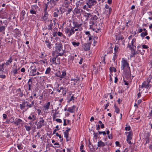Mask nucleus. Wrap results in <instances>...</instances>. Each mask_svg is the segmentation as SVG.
I'll list each match as a JSON object with an SVG mask.
<instances>
[{"instance_id": "obj_22", "label": "nucleus", "mask_w": 152, "mask_h": 152, "mask_svg": "<svg viewBox=\"0 0 152 152\" xmlns=\"http://www.w3.org/2000/svg\"><path fill=\"white\" fill-rule=\"evenodd\" d=\"M48 15H44L41 18L43 20L45 21H48L49 20Z\"/></svg>"}, {"instance_id": "obj_4", "label": "nucleus", "mask_w": 152, "mask_h": 152, "mask_svg": "<svg viewBox=\"0 0 152 152\" xmlns=\"http://www.w3.org/2000/svg\"><path fill=\"white\" fill-rule=\"evenodd\" d=\"M50 61L53 64L56 65H59L60 64V58L57 56L56 57H53L50 58Z\"/></svg>"}, {"instance_id": "obj_39", "label": "nucleus", "mask_w": 152, "mask_h": 152, "mask_svg": "<svg viewBox=\"0 0 152 152\" xmlns=\"http://www.w3.org/2000/svg\"><path fill=\"white\" fill-rule=\"evenodd\" d=\"M13 32L15 33L16 34H20V32L18 28H16L14 29L13 31Z\"/></svg>"}, {"instance_id": "obj_28", "label": "nucleus", "mask_w": 152, "mask_h": 152, "mask_svg": "<svg viewBox=\"0 0 152 152\" xmlns=\"http://www.w3.org/2000/svg\"><path fill=\"white\" fill-rule=\"evenodd\" d=\"M22 121V120L20 118H18L16 121L14 122V123L17 126L19 125Z\"/></svg>"}, {"instance_id": "obj_19", "label": "nucleus", "mask_w": 152, "mask_h": 152, "mask_svg": "<svg viewBox=\"0 0 152 152\" xmlns=\"http://www.w3.org/2000/svg\"><path fill=\"white\" fill-rule=\"evenodd\" d=\"M64 137L66 138V141L67 142L70 140L71 139V138L69 136V133L64 132Z\"/></svg>"}, {"instance_id": "obj_62", "label": "nucleus", "mask_w": 152, "mask_h": 152, "mask_svg": "<svg viewBox=\"0 0 152 152\" xmlns=\"http://www.w3.org/2000/svg\"><path fill=\"white\" fill-rule=\"evenodd\" d=\"M55 121L58 123L62 122L61 120L59 118H56L55 119Z\"/></svg>"}, {"instance_id": "obj_9", "label": "nucleus", "mask_w": 152, "mask_h": 152, "mask_svg": "<svg viewBox=\"0 0 152 152\" xmlns=\"http://www.w3.org/2000/svg\"><path fill=\"white\" fill-rule=\"evenodd\" d=\"M33 84L32 83H27V85H26L24 87H26V91L27 92L26 90H28L29 91H31L33 88Z\"/></svg>"}, {"instance_id": "obj_30", "label": "nucleus", "mask_w": 152, "mask_h": 152, "mask_svg": "<svg viewBox=\"0 0 152 152\" xmlns=\"http://www.w3.org/2000/svg\"><path fill=\"white\" fill-rule=\"evenodd\" d=\"M26 14L25 11L24 10H23L20 13V16H21V18L22 20H23L24 18V16Z\"/></svg>"}, {"instance_id": "obj_54", "label": "nucleus", "mask_w": 152, "mask_h": 152, "mask_svg": "<svg viewBox=\"0 0 152 152\" xmlns=\"http://www.w3.org/2000/svg\"><path fill=\"white\" fill-rule=\"evenodd\" d=\"M88 5L86 6V5H85L83 7V9L84 10H86L87 11H89V9L88 8Z\"/></svg>"}, {"instance_id": "obj_6", "label": "nucleus", "mask_w": 152, "mask_h": 152, "mask_svg": "<svg viewBox=\"0 0 152 152\" xmlns=\"http://www.w3.org/2000/svg\"><path fill=\"white\" fill-rule=\"evenodd\" d=\"M38 7L37 5H33L31 7L29 12L32 14L36 15L37 12Z\"/></svg>"}, {"instance_id": "obj_20", "label": "nucleus", "mask_w": 152, "mask_h": 152, "mask_svg": "<svg viewBox=\"0 0 152 152\" xmlns=\"http://www.w3.org/2000/svg\"><path fill=\"white\" fill-rule=\"evenodd\" d=\"M12 56H10L9 58L7 61V62L5 63V64L7 66L9 65L10 63H11L12 62Z\"/></svg>"}, {"instance_id": "obj_2", "label": "nucleus", "mask_w": 152, "mask_h": 152, "mask_svg": "<svg viewBox=\"0 0 152 152\" xmlns=\"http://www.w3.org/2000/svg\"><path fill=\"white\" fill-rule=\"evenodd\" d=\"M66 75V71L65 69L63 70L58 71L56 74V75L57 77L60 78V80L64 78Z\"/></svg>"}, {"instance_id": "obj_31", "label": "nucleus", "mask_w": 152, "mask_h": 152, "mask_svg": "<svg viewBox=\"0 0 152 152\" xmlns=\"http://www.w3.org/2000/svg\"><path fill=\"white\" fill-rule=\"evenodd\" d=\"M92 15L91 13H88L86 12L84 14V16L85 17H86V18H87L86 20H88V18H89L90 17H92Z\"/></svg>"}, {"instance_id": "obj_36", "label": "nucleus", "mask_w": 152, "mask_h": 152, "mask_svg": "<svg viewBox=\"0 0 152 152\" xmlns=\"http://www.w3.org/2000/svg\"><path fill=\"white\" fill-rule=\"evenodd\" d=\"M95 22L94 21H93V20L92 19V18H91L90 21H89V24H90V28H91L92 27V26L94 24Z\"/></svg>"}, {"instance_id": "obj_13", "label": "nucleus", "mask_w": 152, "mask_h": 152, "mask_svg": "<svg viewBox=\"0 0 152 152\" xmlns=\"http://www.w3.org/2000/svg\"><path fill=\"white\" fill-rule=\"evenodd\" d=\"M52 113H53L52 115L53 118V120H54L56 118V115L59 113V111H57V110L55 109V110H52Z\"/></svg>"}, {"instance_id": "obj_27", "label": "nucleus", "mask_w": 152, "mask_h": 152, "mask_svg": "<svg viewBox=\"0 0 152 152\" xmlns=\"http://www.w3.org/2000/svg\"><path fill=\"white\" fill-rule=\"evenodd\" d=\"M56 11V12H55L53 13V16L55 17H57L58 15H61V14L58 9H57Z\"/></svg>"}, {"instance_id": "obj_58", "label": "nucleus", "mask_w": 152, "mask_h": 152, "mask_svg": "<svg viewBox=\"0 0 152 152\" xmlns=\"http://www.w3.org/2000/svg\"><path fill=\"white\" fill-rule=\"evenodd\" d=\"M67 91V89L66 88L62 91V94L63 96H65L66 94Z\"/></svg>"}, {"instance_id": "obj_23", "label": "nucleus", "mask_w": 152, "mask_h": 152, "mask_svg": "<svg viewBox=\"0 0 152 152\" xmlns=\"http://www.w3.org/2000/svg\"><path fill=\"white\" fill-rule=\"evenodd\" d=\"M74 28L72 27L69 29V33L68 34L69 37H70L71 35L74 34L75 32L74 30Z\"/></svg>"}, {"instance_id": "obj_53", "label": "nucleus", "mask_w": 152, "mask_h": 152, "mask_svg": "<svg viewBox=\"0 0 152 152\" xmlns=\"http://www.w3.org/2000/svg\"><path fill=\"white\" fill-rule=\"evenodd\" d=\"M18 70L17 69V66H16L15 69L13 71V72L14 75H15L17 73Z\"/></svg>"}, {"instance_id": "obj_46", "label": "nucleus", "mask_w": 152, "mask_h": 152, "mask_svg": "<svg viewBox=\"0 0 152 152\" xmlns=\"http://www.w3.org/2000/svg\"><path fill=\"white\" fill-rule=\"evenodd\" d=\"M132 51V53H131L132 54L130 55V57L131 58L134 57L135 55L136 54V53H135L134 50H133L132 51Z\"/></svg>"}, {"instance_id": "obj_24", "label": "nucleus", "mask_w": 152, "mask_h": 152, "mask_svg": "<svg viewBox=\"0 0 152 152\" xmlns=\"http://www.w3.org/2000/svg\"><path fill=\"white\" fill-rule=\"evenodd\" d=\"M45 43L47 47L49 49L51 48V44L48 40L46 39L45 41Z\"/></svg>"}, {"instance_id": "obj_44", "label": "nucleus", "mask_w": 152, "mask_h": 152, "mask_svg": "<svg viewBox=\"0 0 152 152\" xmlns=\"http://www.w3.org/2000/svg\"><path fill=\"white\" fill-rule=\"evenodd\" d=\"M17 147L19 150H22L23 149V147L22 144H17Z\"/></svg>"}, {"instance_id": "obj_38", "label": "nucleus", "mask_w": 152, "mask_h": 152, "mask_svg": "<svg viewBox=\"0 0 152 152\" xmlns=\"http://www.w3.org/2000/svg\"><path fill=\"white\" fill-rule=\"evenodd\" d=\"M147 35V31H146L145 32L144 31L143 32H142L140 34V35L142 38L144 37Z\"/></svg>"}, {"instance_id": "obj_49", "label": "nucleus", "mask_w": 152, "mask_h": 152, "mask_svg": "<svg viewBox=\"0 0 152 152\" xmlns=\"http://www.w3.org/2000/svg\"><path fill=\"white\" fill-rule=\"evenodd\" d=\"M24 127L26 130L28 131H29L31 129V128L30 126H27V125H25Z\"/></svg>"}, {"instance_id": "obj_8", "label": "nucleus", "mask_w": 152, "mask_h": 152, "mask_svg": "<svg viewBox=\"0 0 152 152\" xmlns=\"http://www.w3.org/2000/svg\"><path fill=\"white\" fill-rule=\"evenodd\" d=\"M40 121L37 124V128L40 129L42 127L44 126L45 124V122L42 118L40 117Z\"/></svg>"}, {"instance_id": "obj_57", "label": "nucleus", "mask_w": 152, "mask_h": 152, "mask_svg": "<svg viewBox=\"0 0 152 152\" xmlns=\"http://www.w3.org/2000/svg\"><path fill=\"white\" fill-rule=\"evenodd\" d=\"M91 18H92V19L93 20L96 21L98 18L96 15H94V16L93 17H92Z\"/></svg>"}, {"instance_id": "obj_26", "label": "nucleus", "mask_w": 152, "mask_h": 152, "mask_svg": "<svg viewBox=\"0 0 152 152\" xmlns=\"http://www.w3.org/2000/svg\"><path fill=\"white\" fill-rule=\"evenodd\" d=\"M50 105V102H48L47 104H45L44 106V109L46 111H47L49 108V107Z\"/></svg>"}, {"instance_id": "obj_61", "label": "nucleus", "mask_w": 152, "mask_h": 152, "mask_svg": "<svg viewBox=\"0 0 152 152\" xmlns=\"http://www.w3.org/2000/svg\"><path fill=\"white\" fill-rule=\"evenodd\" d=\"M131 45H128V47L129 48H130V49H131V51H132L133 50H135V48H134V47H131Z\"/></svg>"}, {"instance_id": "obj_60", "label": "nucleus", "mask_w": 152, "mask_h": 152, "mask_svg": "<svg viewBox=\"0 0 152 152\" xmlns=\"http://www.w3.org/2000/svg\"><path fill=\"white\" fill-rule=\"evenodd\" d=\"M110 70L112 71H113L114 72H116V69L114 67H110Z\"/></svg>"}, {"instance_id": "obj_45", "label": "nucleus", "mask_w": 152, "mask_h": 152, "mask_svg": "<svg viewBox=\"0 0 152 152\" xmlns=\"http://www.w3.org/2000/svg\"><path fill=\"white\" fill-rule=\"evenodd\" d=\"M119 49L118 45H115L114 48L115 53H116L119 50Z\"/></svg>"}, {"instance_id": "obj_18", "label": "nucleus", "mask_w": 152, "mask_h": 152, "mask_svg": "<svg viewBox=\"0 0 152 152\" xmlns=\"http://www.w3.org/2000/svg\"><path fill=\"white\" fill-rule=\"evenodd\" d=\"M66 9H65V12L67 14H69L71 11H72V8L70 6H68L65 7Z\"/></svg>"}, {"instance_id": "obj_50", "label": "nucleus", "mask_w": 152, "mask_h": 152, "mask_svg": "<svg viewBox=\"0 0 152 152\" xmlns=\"http://www.w3.org/2000/svg\"><path fill=\"white\" fill-rule=\"evenodd\" d=\"M143 48H141L140 49H138V50L141 52L142 55H143L144 53L145 52V50L143 49Z\"/></svg>"}, {"instance_id": "obj_16", "label": "nucleus", "mask_w": 152, "mask_h": 152, "mask_svg": "<svg viewBox=\"0 0 152 152\" xmlns=\"http://www.w3.org/2000/svg\"><path fill=\"white\" fill-rule=\"evenodd\" d=\"M72 24L74 26L72 27L74 28H78L80 27L82 25V24H79L76 21H74L72 23Z\"/></svg>"}, {"instance_id": "obj_48", "label": "nucleus", "mask_w": 152, "mask_h": 152, "mask_svg": "<svg viewBox=\"0 0 152 152\" xmlns=\"http://www.w3.org/2000/svg\"><path fill=\"white\" fill-rule=\"evenodd\" d=\"M136 39L135 38H133L132 40V42H131V45L133 47H134H134L135 48L136 47V46H134V43H135V41H136Z\"/></svg>"}, {"instance_id": "obj_56", "label": "nucleus", "mask_w": 152, "mask_h": 152, "mask_svg": "<svg viewBox=\"0 0 152 152\" xmlns=\"http://www.w3.org/2000/svg\"><path fill=\"white\" fill-rule=\"evenodd\" d=\"M94 137L95 138V139H97L98 136V134L97 133L94 132Z\"/></svg>"}, {"instance_id": "obj_41", "label": "nucleus", "mask_w": 152, "mask_h": 152, "mask_svg": "<svg viewBox=\"0 0 152 152\" xmlns=\"http://www.w3.org/2000/svg\"><path fill=\"white\" fill-rule=\"evenodd\" d=\"M72 45L75 47L78 46L80 45V43L79 42H72Z\"/></svg>"}, {"instance_id": "obj_33", "label": "nucleus", "mask_w": 152, "mask_h": 152, "mask_svg": "<svg viewBox=\"0 0 152 152\" xmlns=\"http://www.w3.org/2000/svg\"><path fill=\"white\" fill-rule=\"evenodd\" d=\"M5 26H1L0 25V32L4 33V31L5 29Z\"/></svg>"}, {"instance_id": "obj_3", "label": "nucleus", "mask_w": 152, "mask_h": 152, "mask_svg": "<svg viewBox=\"0 0 152 152\" xmlns=\"http://www.w3.org/2000/svg\"><path fill=\"white\" fill-rule=\"evenodd\" d=\"M152 87V84L151 82L146 80L144 81L141 85V88H145L147 89H149L151 87Z\"/></svg>"}, {"instance_id": "obj_37", "label": "nucleus", "mask_w": 152, "mask_h": 152, "mask_svg": "<svg viewBox=\"0 0 152 152\" xmlns=\"http://www.w3.org/2000/svg\"><path fill=\"white\" fill-rule=\"evenodd\" d=\"M58 10L61 14H63L65 12V9L64 8L60 7L59 9H58Z\"/></svg>"}, {"instance_id": "obj_51", "label": "nucleus", "mask_w": 152, "mask_h": 152, "mask_svg": "<svg viewBox=\"0 0 152 152\" xmlns=\"http://www.w3.org/2000/svg\"><path fill=\"white\" fill-rule=\"evenodd\" d=\"M147 80L148 81H149L151 82V83H152V75H150L147 78Z\"/></svg>"}, {"instance_id": "obj_52", "label": "nucleus", "mask_w": 152, "mask_h": 152, "mask_svg": "<svg viewBox=\"0 0 152 152\" xmlns=\"http://www.w3.org/2000/svg\"><path fill=\"white\" fill-rule=\"evenodd\" d=\"M79 79H72L71 80L72 81H73L75 82V83H73L74 85H75V83H77L78 80H79Z\"/></svg>"}, {"instance_id": "obj_14", "label": "nucleus", "mask_w": 152, "mask_h": 152, "mask_svg": "<svg viewBox=\"0 0 152 152\" xmlns=\"http://www.w3.org/2000/svg\"><path fill=\"white\" fill-rule=\"evenodd\" d=\"M17 95L18 97H22L23 96V91H22L20 88H19L16 90Z\"/></svg>"}, {"instance_id": "obj_21", "label": "nucleus", "mask_w": 152, "mask_h": 152, "mask_svg": "<svg viewBox=\"0 0 152 152\" xmlns=\"http://www.w3.org/2000/svg\"><path fill=\"white\" fill-rule=\"evenodd\" d=\"M76 107L73 105L70 107H69L67 110L70 113H73L75 111Z\"/></svg>"}, {"instance_id": "obj_25", "label": "nucleus", "mask_w": 152, "mask_h": 152, "mask_svg": "<svg viewBox=\"0 0 152 152\" xmlns=\"http://www.w3.org/2000/svg\"><path fill=\"white\" fill-rule=\"evenodd\" d=\"M97 146L99 147H103L105 146V144L101 140H100L98 142Z\"/></svg>"}, {"instance_id": "obj_32", "label": "nucleus", "mask_w": 152, "mask_h": 152, "mask_svg": "<svg viewBox=\"0 0 152 152\" xmlns=\"http://www.w3.org/2000/svg\"><path fill=\"white\" fill-rule=\"evenodd\" d=\"M114 107L115 109V112L117 113H119L120 112V109L115 104L114 105Z\"/></svg>"}, {"instance_id": "obj_55", "label": "nucleus", "mask_w": 152, "mask_h": 152, "mask_svg": "<svg viewBox=\"0 0 152 152\" xmlns=\"http://www.w3.org/2000/svg\"><path fill=\"white\" fill-rule=\"evenodd\" d=\"M113 60L114 61H115V60L117 58V56L116 55V53H113Z\"/></svg>"}, {"instance_id": "obj_59", "label": "nucleus", "mask_w": 152, "mask_h": 152, "mask_svg": "<svg viewBox=\"0 0 152 152\" xmlns=\"http://www.w3.org/2000/svg\"><path fill=\"white\" fill-rule=\"evenodd\" d=\"M131 22V20H129L128 21V22L126 23V26L127 27H129V26L131 25V24H130V23Z\"/></svg>"}, {"instance_id": "obj_10", "label": "nucleus", "mask_w": 152, "mask_h": 152, "mask_svg": "<svg viewBox=\"0 0 152 152\" xmlns=\"http://www.w3.org/2000/svg\"><path fill=\"white\" fill-rule=\"evenodd\" d=\"M56 49L58 52H60L62 50V45L61 43L56 44Z\"/></svg>"}, {"instance_id": "obj_34", "label": "nucleus", "mask_w": 152, "mask_h": 152, "mask_svg": "<svg viewBox=\"0 0 152 152\" xmlns=\"http://www.w3.org/2000/svg\"><path fill=\"white\" fill-rule=\"evenodd\" d=\"M85 34L88 35V37H89L88 40L90 41L92 39L91 35L90 33V32L89 31H86Z\"/></svg>"}, {"instance_id": "obj_5", "label": "nucleus", "mask_w": 152, "mask_h": 152, "mask_svg": "<svg viewBox=\"0 0 152 152\" xmlns=\"http://www.w3.org/2000/svg\"><path fill=\"white\" fill-rule=\"evenodd\" d=\"M97 3L96 0H88L87 1L86 4L89 8H91L92 6L95 5Z\"/></svg>"}, {"instance_id": "obj_64", "label": "nucleus", "mask_w": 152, "mask_h": 152, "mask_svg": "<svg viewBox=\"0 0 152 152\" xmlns=\"http://www.w3.org/2000/svg\"><path fill=\"white\" fill-rule=\"evenodd\" d=\"M69 29L70 28H66L65 31V32L66 33L68 34L69 33Z\"/></svg>"}, {"instance_id": "obj_43", "label": "nucleus", "mask_w": 152, "mask_h": 152, "mask_svg": "<svg viewBox=\"0 0 152 152\" xmlns=\"http://www.w3.org/2000/svg\"><path fill=\"white\" fill-rule=\"evenodd\" d=\"M4 64H2L1 65H0V71L3 72V70L4 69Z\"/></svg>"}, {"instance_id": "obj_1", "label": "nucleus", "mask_w": 152, "mask_h": 152, "mask_svg": "<svg viewBox=\"0 0 152 152\" xmlns=\"http://www.w3.org/2000/svg\"><path fill=\"white\" fill-rule=\"evenodd\" d=\"M128 69L130 70V67L129 66V63L127 60L123 58L121 61V70Z\"/></svg>"}, {"instance_id": "obj_29", "label": "nucleus", "mask_w": 152, "mask_h": 152, "mask_svg": "<svg viewBox=\"0 0 152 152\" xmlns=\"http://www.w3.org/2000/svg\"><path fill=\"white\" fill-rule=\"evenodd\" d=\"M28 119L29 120H31L32 121H34L36 119V116L34 115H31L29 116L28 117Z\"/></svg>"}, {"instance_id": "obj_11", "label": "nucleus", "mask_w": 152, "mask_h": 152, "mask_svg": "<svg viewBox=\"0 0 152 152\" xmlns=\"http://www.w3.org/2000/svg\"><path fill=\"white\" fill-rule=\"evenodd\" d=\"M56 24V21L55 20H53V21L52 20L50 21V24L49 25H48V29L49 30H52V26L54 24V25H55Z\"/></svg>"}, {"instance_id": "obj_35", "label": "nucleus", "mask_w": 152, "mask_h": 152, "mask_svg": "<svg viewBox=\"0 0 152 152\" xmlns=\"http://www.w3.org/2000/svg\"><path fill=\"white\" fill-rule=\"evenodd\" d=\"M128 134L127 136V139L131 140L132 138V134L131 132H128Z\"/></svg>"}, {"instance_id": "obj_40", "label": "nucleus", "mask_w": 152, "mask_h": 152, "mask_svg": "<svg viewBox=\"0 0 152 152\" xmlns=\"http://www.w3.org/2000/svg\"><path fill=\"white\" fill-rule=\"evenodd\" d=\"M51 71V69L50 67H48L45 72V74H49L50 72Z\"/></svg>"}, {"instance_id": "obj_63", "label": "nucleus", "mask_w": 152, "mask_h": 152, "mask_svg": "<svg viewBox=\"0 0 152 152\" xmlns=\"http://www.w3.org/2000/svg\"><path fill=\"white\" fill-rule=\"evenodd\" d=\"M99 132V134H102L103 135H105L106 134V133L105 132H100L98 131Z\"/></svg>"}, {"instance_id": "obj_12", "label": "nucleus", "mask_w": 152, "mask_h": 152, "mask_svg": "<svg viewBox=\"0 0 152 152\" xmlns=\"http://www.w3.org/2000/svg\"><path fill=\"white\" fill-rule=\"evenodd\" d=\"M48 5H49V7L50 8V9L53 7L55 4H56V2L54 0H50L49 2H48Z\"/></svg>"}, {"instance_id": "obj_7", "label": "nucleus", "mask_w": 152, "mask_h": 152, "mask_svg": "<svg viewBox=\"0 0 152 152\" xmlns=\"http://www.w3.org/2000/svg\"><path fill=\"white\" fill-rule=\"evenodd\" d=\"M28 103V102L24 100L22 104H20V109L22 110L24 109L25 111L27 110L28 109V107H27Z\"/></svg>"}, {"instance_id": "obj_17", "label": "nucleus", "mask_w": 152, "mask_h": 152, "mask_svg": "<svg viewBox=\"0 0 152 152\" xmlns=\"http://www.w3.org/2000/svg\"><path fill=\"white\" fill-rule=\"evenodd\" d=\"M33 66H31L30 67V69H31V72L32 73V75H31V76H35L36 75V70H37V69H35V68H33Z\"/></svg>"}, {"instance_id": "obj_42", "label": "nucleus", "mask_w": 152, "mask_h": 152, "mask_svg": "<svg viewBox=\"0 0 152 152\" xmlns=\"http://www.w3.org/2000/svg\"><path fill=\"white\" fill-rule=\"evenodd\" d=\"M74 12L76 14H79L80 13V10L78 9L77 8H75Z\"/></svg>"}, {"instance_id": "obj_15", "label": "nucleus", "mask_w": 152, "mask_h": 152, "mask_svg": "<svg viewBox=\"0 0 152 152\" xmlns=\"http://www.w3.org/2000/svg\"><path fill=\"white\" fill-rule=\"evenodd\" d=\"M84 49L85 51H88L90 50V45L89 43H84L83 45Z\"/></svg>"}, {"instance_id": "obj_47", "label": "nucleus", "mask_w": 152, "mask_h": 152, "mask_svg": "<svg viewBox=\"0 0 152 152\" xmlns=\"http://www.w3.org/2000/svg\"><path fill=\"white\" fill-rule=\"evenodd\" d=\"M47 55L45 53H42L41 55L39 56V57L42 58H43L46 56Z\"/></svg>"}]
</instances>
